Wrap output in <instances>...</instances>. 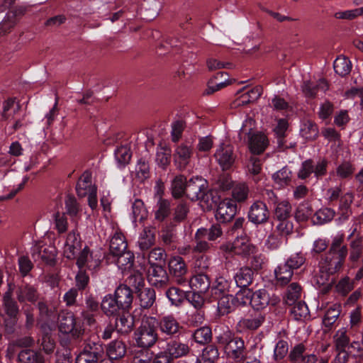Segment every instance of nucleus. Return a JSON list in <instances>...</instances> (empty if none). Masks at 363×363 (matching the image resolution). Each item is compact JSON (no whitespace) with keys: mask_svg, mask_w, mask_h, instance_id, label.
<instances>
[{"mask_svg":"<svg viewBox=\"0 0 363 363\" xmlns=\"http://www.w3.org/2000/svg\"><path fill=\"white\" fill-rule=\"evenodd\" d=\"M4 305L9 315L13 317L17 314L18 308L16 303L11 298V293L9 291L4 294Z\"/></svg>","mask_w":363,"mask_h":363,"instance_id":"57","label":"nucleus"},{"mask_svg":"<svg viewBox=\"0 0 363 363\" xmlns=\"http://www.w3.org/2000/svg\"><path fill=\"white\" fill-rule=\"evenodd\" d=\"M218 356L219 353L216 347L208 345L203 350L202 354L199 359L215 362Z\"/></svg>","mask_w":363,"mask_h":363,"instance_id":"62","label":"nucleus"},{"mask_svg":"<svg viewBox=\"0 0 363 363\" xmlns=\"http://www.w3.org/2000/svg\"><path fill=\"white\" fill-rule=\"evenodd\" d=\"M115 157L119 166H124L128 164L131 158L130 147L128 145H122L115 151Z\"/></svg>","mask_w":363,"mask_h":363,"instance_id":"49","label":"nucleus"},{"mask_svg":"<svg viewBox=\"0 0 363 363\" xmlns=\"http://www.w3.org/2000/svg\"><path fill=\"white\" fill-rule=\"evenodd\" d=\"M223 249L235 255L247 256L254 254L256 248L247 237L242 236L237 238L233 243L223 245Z\"/></svg>","mask_w":363,"mask_h":363,"instance_id":"11","label":"nucleus"},{"mask_svg":"<svg viewBox=\"0 0 363 363\" xmlns=\"http://www.w3.org/2000/svg\"><path fill=\"white\" fill-rule=\"evenodd\" d=\"M168 275L161 265H153L148 269V281L156 287H162L168 282Z\"/></svg>","mask_w":363,"mask_h":363,"instance_id":"20","label":"nucleus"},{"mask_svg":"<svg viewBox=\"0 0 363 363\" xmlns=\"http://www.w3.org/2000/svg\"><path fill=\"white\" fill-rule=\"evenodd\" d=\"M164 250L160 247H155L152 249L148 255V263L150 267L153 265H160V264L164 261L165 259Z\"/></svg>","mask_w":363,"mask_h":363,"instance_id":"54","label":"nucleus"},{"mask_svg":"<svg viewBox=\"0 0 363 363\" xmlns=\"http://www.w3.org/2000/svg\"><path fill=\"white\" fill-rule=\"evenodd\" d=\"M265 321V315L261 313H255L250 317L240 320L237 324V329L240 333L247 330L258 329Z\"/></svg>","mask_w":363,"mask_h":363,"instance_id":"16","label":"nucleus"},{"mask_svg":"<svg viewBox=\"0 0 363 363\" xmlns=\"http://www.w3.org/2000/svg\"><path fill=\"white\" fill-rule=\"evenodd\" d=\"M280 302V298L275 295L270 296L264 289L252 291L250 304L254 310L259 311L265 308L267 306H276Z\"/></svg>","mask_w":363,"mask_h":363,"instance_id":"8","label":"nucleus"},{"mask_svg":"<svg viewBox=\"0 0 363 363\" xmlns=\"http://www.w3.org/2000/svg\"><path fill=\"white\" fill-rule=\"evenodd\" d=\"M189 286L193 291L205 294L210 287L208 277L203 274L194 275L189 281Z\"/></svg>","mask_w":363,"mask_h":363,"instance_id":"26","label":"nucleus"},{"mask_svg":"<svg viewBox=\"0 0 363 363\" xmlns=\"http://www.w3.org/2000/svg\"><path fill=\"white\" fill-rule=\"evenodd\" d=\"M169 267L171 274L179 284L184 285L187 283L188 279L185 277L187 273V268L182 257H174L172 258Z\"/></svg>","mask_w":363,"mask_h":363,"instance_id":"15","label":"nucleus"},{"mask_svg":"<svg viewBox=\"0 0 363 363\" xmlns=\"http://www.w3.org/2000/svg\"><path fill=\"white\" fill-rule=\"evenodd\" d=\"M214 157L220 167L223 169H229L235 161L233 147L228 143H222L216 147Z\"/></svg>","mask_w":363,"mask_h":363,"instance_id":"9","label":"nucleus"},{"mask_svg":"<svg viewBox=\"0 0 363 363\" xmlns=\"http://www.w3.org/2000/svg\"><path fill=\"white\" fill-rule=\"evenodd\" d=\"M333 67L336 74L344 77L350 74L352 69V63L348 58L340 56L334 61Z\"/></svg>","mask_w":363,"mask_h":363,"instance_id":"34","label":"nucleus"},{"mask_svg":"<svg viewBox=\"0 0 363 363\" xmlns=\"http://www.w3.org/2000/svg\"><path fill=\"white\" fill-rule=\"evenodd\" d=\"M302 89L306 96L313 97L319 91L325 92L328 89V85L325 79H321L315 84L311 82H305Z\"/></svg>","mask_w":363,"mask_h":363,"instance_id":"28","label":"nucleus"},{"mask_svg":"<svg viewBox=\"0 0 363 363\" xmlns=\"http://www.w3.org/2000/svg\"><path fill=\"white\" fill-rule=\"evenodd\" d=\"M26 8L23 6H18L9 11L4 20L0 23V34H6L16 23L18 17L24 14Z\"/></svg>","mask_w":363,"mask_h":363,"instance_id":"18","label":"nucleus"},{"mask_svg":"<svg viewBox=\"0 0 363 363\" xmlns=\"http://www.w3.org/2000/svg\"><path fill=\"white\" fill-rule=\"evenodd\" d=\"M218 309L220 314H228L235 309L233 296L225 294L218 301Z\"/></svg>","mask_w":363,"mask_h":363,"instance_id":"40","label":"nucleus"},{"mask_svg":"<svg viewBox=\"0 0 363 363\" xmlns=\"http://www.w3.org/2000/svg\"><path fill=\"white\" fill-rule=\"evenodd\" d=\"M207 182L201 177L191 178L189 182H186V194L191 200H200L206 202L207 208H213L217 205V199L212 197L211 201L209 198L211 194L206 193Z\"/></svg>","mask_w":363,"mask_h":363,"instance_id":"4","label":"nucleus"},{"mask_svg":"<svg viewBox=\"0 0 363 363\" xmlns=\"http://www.w3.org/2000/svg\"><path fill=\"white\" fill-rule=\"evenodd\" d=\"M269 218V211L267 205L260 201H255L252 204L248 213L249 220L258 225L267 222Z\"/></svg>","mask_w":363,"mask_h":363,"instance_id":"12","label":"nucleus"},{"mask_svg":"<svg viewBox=\"0 0 363 363\" xmlns=\"http://www.w3.org/2000/svg\"><path fill=\"white\" fill-rule=\"evenodd\" d=\"M167 297L172 305L179 306L184 299L185 294L184 291L176 287L169 288L166 292Z\"/></svg>","mask_w":363,"mask_h":363,"instance_id":"55","label":"nucleus"},{"mask_svg":"<svg viewBox=\"0 0 363 363\" xmlns=\"http://www.w3.org/2000/svg\"><path fill=\"white\" fill-rule=\"evenodd\" d=\"M157 210L155 211V218L158 220H163L169 214V203L165 199L157 201Z\"/></svg>","mask_w":363,"mask_h":363,"instance_id":"61","label":"nucleus"},{"mask_svg":"<svg viewBox=\"0 0 363 363\" xmlns=\"http://www.w3.org/2000/svg\"><path fill=\"white\" fill-rule=\"evenodd\" d=\"M116 264L121 270L125 271L132 268L134 262V255L130 251L125 250L121 255H116Z\"/></svg>","mask_w":363,"mask_h":363,"instance_id":"37","label":"nucleus"},{"mask_svg":"<svg viewBox=\"0 0 363 363\" xmlns=\"http://www.w3.org/2000/svg\"><path fill=\"white\" fill-rule=\"evenodd\" d=\"M159 350V352L152 354V363H169L173 359L165 343H160Z\"/></svg>","mask_w":363,"mask_h":363,"instance_id":"47","label":"nucleus"},{"mask_svg":"<svg viewBox=\"0 0 363 363\" xmlns=\"http://www.w3.org/2000/svg\"><path fill=\"white\" fill-rule=\"evenodd\" d=\"M157 323L154 317L147 316L143 319L141 325L134 333V339L139 347L148 348L155 345L158 339Z\"/></svg>","mask_w":363,"mask_h":363,"instance_id":"1","label":"nucleus"},{"mask_svg":"<svg viewBox=\"0 0 363 363\" xmlns=\"http://www.w3.org/2000/svg\"><path fill=\"white\" fill-rule=\"evenodd\" d=\"M129 283H135L140 306L144 308H150L155 301V292L153 289L144 288V279L140 274L129 278Z\"/></svg>","mask_w":363,"mask_h":363,"instance_id":"7","label":"nucleus"},{"mask_svg":"<svg viewBox=\"0 0 363 363\" xmlns=\"http://www.w3.org/2000/svg\"><path fill=\"white\" fill-rule=\"evenodd\" d=\"M262 94V88L256 86L240 94L233 103V108L245 106L257 100Z\"/></svg>","mask_w":363,"mask_h":363,"instance_id":"22","label":"nucleus"},{"mask_svg":"<svg viewBox=\"0 0 363 363\" xmlns=\"http://www.w3.org/2000/svg\"><path fill=\"white\" fill-rule=\"evenodd\" d=\"M82 245L79 235L74 232L69 233L63 247V255L67 259H72L75 258L76 255L81 250Z\"/></svg>","mask_w":363,"mask_h":363,"instance_id":"19","label":"nucleus"},{"mask_svg":"<svg viewBox=\"0 0 363 363\" xmlns=\"http://www.w3.org/2000/svg\"><path fill=\"white\" fill-rule=\"evenodd\" d=\"M101 254L100 252L90 253L89 250L84 248L77 259V264L79 268L86 267L90 270H96L100 265Z\"/></svg>","mask_w":363,"mask_h":363,"instance_id":"13","label":"nucleus"},{"mask_svg":"<svg viewBox=\"0 0 363 363\" xmlns=\"http://www.w3.org/2000/svg\"><path fill=\"white\" fill-rule=\"evenodd\" d=\"M273 180L276 185L279 188L286 186L289 184L291 179V172L286 167L275 172L272 176Z\"/></svg>","mask_w":363,"mask_h":363,"instance_id":"41","label":"nucleus"},{"mask_svg":"<svg viewBox=\"0 0 363 363\" xmlns=\"http://www.w3.org/2000/svg\"><path fill=\"white\" fill-rule=\"evenodd\" d=\"M301 296V286L297 283H291L287 288L286 302L289 305L294 304Z\"/></svg>","mask_w":363,"mask_h":363,"instance_id":"53","label":"nucleus"},{"mask_svg":"<svg viewBox=\"0 0 363 363\" xmlns=\"http://www.w3.org/2000/svg\"><path fill=\"white\" fill-rule=\"evenodd\" d=\"M252 271L248 267L240 268L235 274L234 279L238 287L246 288L252 280Z\"/></svg>","mask_w":363,"mask_h":363,"instance_id":"30","label":"nucleus"},{"mask_svg":"<svg viewBox=\"0 0 363 363\" xmlns=\"http://www.w3.org/2000/svg\"><path fill=\"white\" fill-rule=\"evenodd\" d=\"M59 329L61 333L72 337H79L81 334V327L76 323L73 313L68 311H62L59 315Z\"/></svg>","mask_w":363,"mask_h":363,"instance_id":"10","label":"nucleus"},{"mask_svg":"<svg viewBox=\"0 0 363 363\" xmlns=\"http://www.w3.org/2000/svg\"><path fill=\"white\" fill-rule=\"evenodd\" d=\"M18 109V104L13 99H9L4 103L2 116L4 118L9 119L13 116Z\"/></svg>","mask_w":363,"mask_h":363,"instance_id":"60","label":"nucleus"},{"mask_svg":"<svg viewBox=\"0 0 363 363\" xmlns=\"http://www.w3.org/2000/svg\"><path fill=\"white\" fill-rule=\"evenodd\" d=\"M110 252L114 256L121 255L123 251L126 250L127 242L123 233L116 230L110 240Z\"/></svg>","mask_w":363,"mask_h":363,"instance_id":"25","label":"nucleus"},{"mask_svg":"<svg viewBox=\"0 0 363 363\" xmlns=\"http://www.w3.org/2000/svg\"><path fill=\"white\" fill-rule=\"evenodd\" d=\"M55 228L59 233H65L67 230L68 222L65 213L57 212L53 216Z\"/></svg>","mask_w":363,"mask_h":363,"instance_id":"59","label":"nucleus"},{"mask_svg":"<svg viewBox=\"0 0 363 363\" xmlns=\"http://www.w3.org/2000/svg\"><path fill=\"white\" fill-rule=\"evenodd\" d=\"M236 213V205L229 199H225L218 204L216 218L219 222L230 221Z\"/></svg>","mask_w":363,"mask_h":363,"instance_id":"14","label":"nucleus"},{"mask_svg":"<svg viewBox=\"0 0 363 363\" xmlns=\"http://www.w3.org/2000/svg\"><path fill=\"white\" fill-rule=\"evenodd\" d=\"M334 341L337 350H345L349 347L350 339L347 335L345 328L339 329L334 335Z\"/></svg>","mask_w":363,"mask_h":363,"instance_id":"46","label":"nucleus"},{"mask_svg":"<svg viewBox=\"0 0 363 363\" xmlns=\"http://www.w3.org/2000/svg\"><path fill=\"white\" fill-rule=\"evenodd\" d=\"M193 154L191 145L181 144L177 147L174 154V161L177 167L180 169H184L189 163Z\"/></svg>","mask_w":363,"mask_h":363,"instance_id":"17","label":"nucleus"},{"mask_svg":"<svg viewBox=\"0 0 363 363\" xmlns=\"http://www.w3.org/2000/svg\"><path fill=\"white\" fill-rule=\"evenodd\" d=\"M134 324L133 318L128 314H123L116 319L115 328L118 333H129Z\"/></svg>","mask_w":363,"mask_h":363,"instance_id":"33","label":"nucleus"},{"mask_svg":"<svg viewBox=\"0 0 363 363\" xmlns=\"http://www.w3.org/2000/svg\"><path fill=\"white\" fill-rule=\"evenodd\" d=\"M76 363H97L96 352L84 350L77 356Z\"/></svg>","mask_w":363,"mask_h":363,"instance_id":"64","label":"nucleus"},{"mask_svg":"<svg viewBox=\"0 0 363 363\" xmlns=\"http://www.w3.org/2000/svg\"><path fill=\"white\" fill-rule=\"evenodd\" d=\"M159 350V352L152 354V363H169L173 359L165 343H160Z\"/></svg>","mask_w":363,"mask_h":363,"instance_id":"48","label":"nucleus"},{"mask_svg":"<svg viewBox=\"0 0 363 363\" xmlns=\"http://www.w3.org/2000/svg\"><path fill=\"white\" fill-rule=\"evenodd\" d=\"M125 353L126 346L121 340H113L107 345L106 354L111 359H120L123 357Z\"/></svg>","mask_w":363,"mask_h":363,"instance_id":"27","label":"nucleus"},{"mask_svg":"<svg viewBox=\"0 0 363 363\" xmlns=\"http://www.w3.org/2000/svg\"><path fill=\"white\" fill-rule=\"evenodd\" d=\"M255 121L252 118L246 119L239 131L240 140H245L247 138L249 147L252 153L259 155L264 151L269 142L265 135L257 133L252 134Z\"/></svg>","mask_w":363,"mask_h":363,"instance_id":"2","label":"nucleus"},{"mask_svg":"<svg viewBox=\"0 0 363 363\" xmlns=\"http://www.w3.org/2000/svg\"><path fill=\"white\" fill-rule=\"evenodd\" d=\"M248 188L245 184H237L233 189V197L238 201H243L247 198Z\"/></svg>","mask_w":363,"mask_h":363,"instance_id":"63","label":"nucleus"},{"mask_svg":"<svg viewBox=\"0 0 363 363\" xmlns=\"http://www.w3.org/2000/svg\"><path fill=\"white\" fill-rule=\"evenodd\" d=\"M77 192L79 196L84 197L88 194L92 192V190H96V188L91 183V174L89 172H85L81 177L76 186Z\"/></svg>","mask_w":363,"mask_h":363,"instance_id":"23","label":"nucleus"},{"mask_svg":"<svg viewBox=\"0 0 363 363\" xmlns=\"http://www.w3.org/2000/svg\"><path fill=\"white\" fill-rule=\"evenodd\" d=\"M101 307L103 312L107 315H114L121 308L111 294H107L103 298Z\"/></svg>","mask_w":363,"mask_h":363,"instance_id":"32","label":"nucleus"},{"mask_svg":"<svg viewBox=\"0 0 363 363\" xmlns=\"http://www.w3.org/2000/svg\"><path fill=\"white\" fill-rule=\"evenodd\" d=\"M223 235V230L219 224H213L208 228H200L194 235L195 245L194 251L196 253H203L207 252L211 247V244L208 242L206 239L210 242H215Z\"/></svg>","mask_w":363,"mask_h":363,"instance_id":"3","label":"nucleus"},{"mask_svg":"<svg viewBox=\"0 0 363 363\" xmlns=\"http://www.w3.org/2000/svg\"><path fill=\"white\" fill-rule=\"evenodd\" d=\"M291 207L286 201L279 202L274 209L275 217L279 220L287 219L291 213Z\"/></svg>","mask_w":363,"mask_h":363,"instance_id":"52","label":"nucleus"},{"mask_svg":"<svg viewBox=\"0 0 363 363\" xmlns=\"http://www.w3.org/2000/svg\"><path fill=\"white\" fill-rule=\"evenodd\" d=\"M186 179L182 175L174 177L172 182V193L174 197L179 198L186 192Z\"/></svg>","mask_w":363,"mask_h":363,"instance_id":"42","label":"nucleus"},{"mask_svg":"<svg viewBox=\"0 0 363 363\" xmlns=\"http://www.w3.org/2000/svg\"><path fill=\"white\" fill-rule=\"evenodd\" d=\"M160 331L168 335H173L179 331L180 325L171 315H165L161 318L159 323Z\"/></svg>","mask_w":363,"mask_h":363,"instance_id":"24","label":"nucleus"},{"mask_svg":"<svg viewBox=\"0 0 363 363\" xmlns=\"http://www.w3.org/2000/svg\"><path fill=\"white\" fill-rule=\"evenodd\" d=\"M122 309L130 308L133 302L131 290L126 285H120L115 291V297Z\"/></svg>","mask_w":363,"mask_h":363,"instance_id":"21","label":"nucleus"},{"mask_svg":"<svg viewBox=\"0 0 363 363\" xmlns=\"http://www.w3.org/2000/svg\"><path fill=\"white\" fill-rule=\"evenodd\" d=\"M220 344L225 346V352L227 355L236 360L240 361L244 357L245 343L242 339L234 337L228 330L223 332L218 337Z\"/></svg>","mask_w":363,"mask_h":363,"instance_id":"6","label":"nucleus"},{"mask_svg":"<svg viewBox=\"0 0 363 363\" xmlns=\"http://www.w3.org/2000/svg\"><path fill=\"white\" fill-rule=\"evenodd\" d=\"M308 354L306 345L300 342L291 347L289 358L292 363H300Z\"/></svg>","mask_w":363,"mask_h":363,"instance_id":"35","label":"nucleus"},{"mask_svg":"<svg viewBox=\"0 0 363 363\" xmlns=\"http://www.w3.org/2000/svg\"><path fill=\"white\" fill-rule=\"evenodd\" d=\"M340 314L339 306L334 305L330 307L325 313L323 323L326 327L331 326L337 320Z\"/></svg>","mask_w":363,"mask_h":363,"instance_id":"58","label":"nucleus"},{"mask_svg":"<svg viewBox=\"0 0 363 363\" xmlns=\"http://www.w3.org/2000/svg\"><path fill=\"white\" fill-rule=\"evenodd\" d=\"M18 299L20 302L26 301L34 302L37 299L36 291L32 286H26L21 287L18 292Z\"/></svg>","mask_w":363,"mask_h":363,"instance_id":"51","label":"nucleus"},{"mask_svg":"<svg viewBox=\"0 0 363 363\" xmlns=\"http://www.w3.org/2000/svg\"><path fill=\"white\" fill-rule=\"evenodd\" d=\"M193 337L199 344L208 343L212 338L211 330L208 327H201L195 330Z\"/></svg>","mask_w":363,"mask_h":363,"instance_id":"50","label":"nucleus"},{"mask_svg":"<svg viewBox=\"0 0 363 363\" xmlns=\"http://www.w3.org/2000/svg\"><path fill=\"white\" fill-rule=\"evenodd\" d=\"M155 240L154 231L151 229L145 228L140 233L138 244L140 250H146L154 245Z\"/></svg>","mask_w":363,"mask_h":363,"instance_id":"36","label":"nucleus"},{"mask_svg":"<svg viewBox=\"0 0 363 363\" xmlns=\"http://www.w3.org/2000/svg\"><path fill=\"white\" fill-rule=\"evenodd\" d=\"M164 343L167 345V350L169 351V354H171L173 359L185 356L189 352V347L187 345L177 340H170Z\"/></svg>","mask_w":363,"mask_h":363,"instance_id":"29","label":"nucleus"},{"mask_svg":"<svg viewBox=\"0 0 363 363\" xmlns=\"http://www.w3.org/2000/svg\"><path fill=\"white\" fill-rule=\"evenodd\" d=\"M346 257L345 249H342L339 256L332 259L325 257L319 262L320 274L315 277L316 284L319 286L327 284L330 275L340 270Z\"/></svg>","mask_w":363,"mask_h":363,"instance_id":"5","label":"nucleus"},{"mask_svg":"<svg viewBox=\"0 0 363 363\" xmlns=\"http://www.w3.org/2000/svg\"><path fill=\"white\" fill-rule=\"evenodd\" d=\"M252 291L250 289L244 288L238 291L233 296L235 307H243L250 303L251 300Z\"/></svg>","mask_w":363,"mask_h":363,"instance_id":"45","label":"nucleus"},{"mask_svg":"<svg viewBox=\"0 0 363 363\" xmlns=\"http://www.w3.org/2000/svg\"><path fill=\"white\" fill-rule=\"evenodd\" d=\"M293 269L285 263L279 265L274 270L275 277L277 282L281 285L287 284L293 276Z\"/></svg>","mask_w":363,"mask_h":363,"instance_id":"31","label":"nucleus"},{"mask_svg":"<svg viewBox=\"0 0 363 363\" xmlns=\"http://www.w3.org/2000/svg\"><path fill=\"white\" fill-rule=\"evenodd\" d=\"M290 313L292 318L296 320H301L308 316L309 311L307 305L304 302L298 301L292 304Z\"/></svg>","mask_w":363,"mask_h":363,"instance_id":"39","label":"nucleus"},{"mask_svg":"<svg viewBox=\"0 0 363 363\" xmlns=\"http://www.w3.org/2000/svg\"><path fill=\"white\" fill-rule=\"evenodd\" d=\"M335 216V212L331 208H325L318 210L313 216L312 220L315 224L321 225L330 221Z\"/></svg>","mask_w":363,"mask_h":363,"instance_id":"44","label":"nucleus"},{"mask_svg":"<svg viewBox=\"0 0 363 363\" xmlns=\"http://www.w3.org/2000/svg\"><path fill=\"white\" fill-rule=\"evenodd\" d=\"M312 213L311 206L308 203H302L297 207L295 218L298 221H305L311 216Z\"/></svg>","mask_w":363,"mask_h":363,"instance_id":"56","label":"nucleus"},{"mask_svg":"<svg viewBox=\"0 0 363 363\" xmlns=\"http://www.w3.org/2000/svg\"><path fill=\"white\" fill-rule=\"evenodd\" d=\"M18 359L21 363H44L43 356L32 350H24L20 352Z\"/></svg>","mask_w":363,"mask_h":363,"instance_id":"38","label":"nucleus"},{"mask_svg":"<svg viewBox=\"0 0 363 363\" xmlns=\"http://www.w3.org/2000/svg\"><path fill=\"white\" fill-rule=\"evenodd\" d=\"M133 222L142 221L147 218V211L144 206L143 202L136 199L132 205Z\"/></svg>","mask_w":363,"mask_h":363,"instance_id":"43","label":"nucleus"}]
</instances>
